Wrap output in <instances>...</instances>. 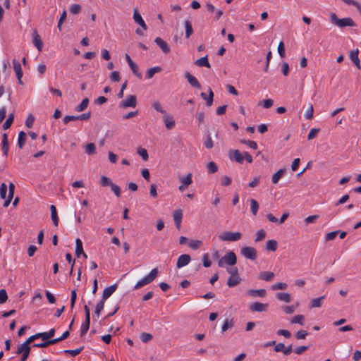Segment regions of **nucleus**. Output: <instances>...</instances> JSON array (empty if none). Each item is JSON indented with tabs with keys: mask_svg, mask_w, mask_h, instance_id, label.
Instances as JSON below:
<instances>
[{
	"mask_svg": "<svg viewBox=\"0 0 361 361\" xmlns=\"http://www.w3.org/2000/svg\"><path fill=\"white\" fill-rule=\"evenodd\" d=\"M159 270L157 268H154L151 270V271L143 277L142 279L139 280L134 286L135 289H139L144 286L149 284L152 283L158 276Z\"/></svg>",
	"mask_w": 361,
	"mask_h": 361,
	"instance_id": "nucleus-1",
	"label": "nucleus"
},
{
	"mask_svg": "<svg viewBox=\"0 0 361 361\" xmlns=\"http://www.w3.org/2000/svg\"><path fill=\"white\" fill-rule=\"evenodd\" d=\"M236 262L235 254L233 251H230L219 260L218 265L219 267H225L226 265L233 266Z\"/></svg>",
	"mask_w": 361,
	"mask_h": 361,
	"instance_id": "nucleus-2",
	"label": "nucleus"
},
{
	"mask_svg": "<svg viewBox=\"0 0 361 361\" xmlns=\"http://www.w3.org/2000/svg\"><path fill=\"white\" fill-rule=\"evenodd\" d=\"M331 21L333 24L340 27H343L345 26L353 27L355 26V23L350 18H345L342 19H339L335 13L331 14Z\"/></svg>",
	"mask_w": 361,
	"mask_h": 361,
	"instance_id": "nucleus-3",
	"label": "nucleus"
},
{
	"mask_svg": "<svg viewBox=\"0 0 361 361\" xmlns=\"http://www.w3.org/2000/svg\"><path fill=\"white\" fill-rule=\"evenodd\" d=\"M242 234L240 232L225 231L219 235V238L221 241L235 242L240 240Z\"/></svg>",
	"mask_w": 361,
	"mask_h": 361,
	"instance_id": "nucleus-4",
	"label": "nucleus"
},
{
	"mask_svg": "<svg viewBox=\"0 0 361 361\" xmlns=\"http://www.w3.org/2000/svg\"><path fill=\"white\" fill-rule=\"evenodd\" d=\"M240 253L244 257L251 260H255L257 257V250L252 247H243L240 250Z\"/></svg>",
	"mask_w": 361,
	"mask_h": 361,
	"instance_id": "nucleus-5",
	"label": "nucleus"
},
{
	"mask_svg": "<svg viewBox=\"0 0 361 361\" xmlns=\"http://www.w3.org/2000/svg\"><path fill=\"white\" fill-rule=\"evenodd\" d=\"M137 104V98L135 95H129L126 99L121 101L119 106L121 108L135 107Z\"/></svg>",
	"mask_w": 361,
	"mask_h": 361,
	"instance_id": "nucleus-6",
	"label": "nucleus"
},
{
	"mask_svg": "<svg viewBox=\"0 0 361 361\" xmlns=\"http://www.w3.org/2000/svg\"><path fill=\"white\" fill-rule=\"evenodd\" d=\"M13 70L16 73V78L18 79V82L20 85H23V83L22 81V77H23V71L21 68L20 63L18 60L13 59Z\"/></svg>",
	"mask_w": 361,
	"mask_h": 361,
	"instance_id": "nucleus-7",
	"label": "nucleus"
},
{
	"mask_svg": "<svg viewBox=\"0 0 361 361\" xmlns=\"http://www.w3.org/2000/svg\"><path fill=\"white\" fill-rule=\"evenodd\" d=\"M126 59L131 71H133V74L135 76H137L138 78L141 79L142 77V75L141 72H140L137 65L133 62V61L131 59V58L130 57V56L128 54L126 55Z\"/></svg>",
	"mask_w": 361,
	"mask_h": 361,
	"instance_id": "nucleus-8",
	"label": "nucleus"
},
{
	"mask_svg": "<svg viewBox=\"0 0 361 361\" xmlns=\"http://www.w3.org/2000/svg\"><path fill=\"white\" fill-rule=\"evenodd\" d=\"M185 78L192 87L198 90L202 88V86L197 79L195 76L192 75L189 72L186 71L185 73Z\"/></svg>",
	"mask_w": 361,
	"mask_h": 361,
	"instance_id": "nucleus-9",
	"label": "nucleus"
},
{
	"mask_svg": "<svg viewBox=\"0 0 361 361\" xmlns=\"http://www.w3.org/2000/svg\"><path fill=\"white\" fill-rule=\"evenodd\" d=\"M267 308H268V304L261 303L259 302H255L250 305V310L252 312H265V311H267Z\"/></svg>",
	"mask_w": 361,
	"mask_h": 361,
	"instance_id": "nucleus-10",
	"label": "nucleus"
},
{
	"mask_svg": "<svg viewBox=\"0 0 361 361\" xmlns=\"http://www.w3.org/2000/svg\"><path fill=\"white\" fill-rule=\"evenodd\" d=\"M359 49L351 50L349 53V58L358 69H361L360 60L358 56Z\"/></svg>",
	"mask_w": 361,
	"mask_h": 361,
	"instance_id": "nucleus-11",
	"label": "nucleus"
},
{
	"mask_svg": "<svg viewBox=\"0 0 361 361\" xmlns=\"http://www.w3.org/2000/svg\"><path fill=\"white\" fill-rule=\"evenodd\" d=\"M90 114H80L79 116H73V115H67L63 118V123L65 124H67L71 121H76V120H87L90 118Z\"/></svg>",
	"mask_w": 361,
	"mask_h": 361,
	"instance_id": "nucleus-12",
	"label": "nucleus"
},
{
	"mask_svg": "<svg viewBox=\"0 0 361 361\" xmlns=\"http://www.w3.org/2000/svg\"><path fill=\"white\" fill-rule=\"evenodd\" d=\"M191 260L190 256L188 254L181 255L177 260L176 267L180 269L188 265Z\"/></svg>",
	"mask_w": 361,
	"mask_h": 361,
	"instance_id": "nucleus-13",
	"label": "nucleus"
},
{
	"mask_svg": "<svg viewBox=\"0 0 361 361\" xmlns=\"http://www.w3.org/2000/svg\"><path fill=\"white\" fill-rule=\"evenodd\" d=\"M32 44L38 49L39 51H42L43 47V42L37 30H34L32 32Z\"/></svg>",
	"mask_w": 361,
	"mask_h": 361,
	"instance_id": "nucleus-14",
	"label": "nucleus"
},
{
	"mask_svg": "<svg viewBox=\"0 0 361 361\" xmlns=\"http://www.w3.org/2000/svg\"><path fill=\"white\" fill-rule=\"evenodd\" d=\"M244 154H241L238 149L232 150L229 152V157L231 159L235 161L239 164H243L244 161Z\"/></svg>",
	"mask_w": 361,
	"mask_h": 361,
	"instance_id": "nucleus-15",
	"label": "nucleus"
},
{
	"mask_svg": "<svg viewBox=\"0 0 361 361\" xmlns=\"http://www.w3.org/2000/svg\"><path fill=\"white\" fill-rule=\"evenodd\" d=\"M133 20L134 21L140 25L145 30L147 29V26L140 14L137 8H134L133 11Z\"/></svg>",
	"mask_w": 361,
	"mask_h": 361,
	"instance_id": "nucleus-16",
	"label": "nucleus"
},
{
	"mask_svg": "<svg viewBox=\"0 0 361 361\" xmlns=\"http://www.w3.org/2000/svg\"><path fill=\"white\" fill-rule=\"evenodd\" d=\"M154 42L157 44V46L162 50V51L164 54H169L170 52V47L161 37H157L154 40Z\"/></svg>",
	"mask_w": 361,
	"mask_h": 361,
	"instance_id": "nucleus-17",
	"label": "nucleus"
},
{
	"mask_svg": "<svg viewBox=\"0 0 361 361\" xmlns=\"http://www.w3.org/2000/svg\"><path fill=\"white\" fill-rule=\"evenodd\" d=\"M116 284L105 288L103 291L102 300L105 302L116 291Z\"/></svg>",
	"mask_w": 361,
	"mask_h": 361,
	"instance_id": "nucleus-18",
	"label": "nucleus"
},
{
	"mask_svg": "<svg viewBox=\"0 0 361 361\" xmlns=\"http://www.w3.org/2000/svg\"><path fill=\"white\" fill-rule=\"evenodd\" d=\"M163 121L168 130H171L175 126V119L170 114H165L163 118Z\"/></svg>",
	"mask_w": 361,
	"mask_h": 361,
	"instance_id": "nucleus-19",
	"label": "nucleus"
},
{
	"mask_svg": "<svg viewBox=\"0 0 361 361\" xmlns=\"http://www.w3.org/2000/svg\"><path fill=\"white\" fill-rule=\"evenodd\" d=\"M173 221L176 224V228L180 229V224L183 219V212L181 209H177L173 212Z\"/></svg>",
	"mask_w": 361,
	"mask_h": 361,
	"instance_id": "nucleus-20",
	"label": "nucleus"
},
{
	"mask_svg": "<svg viewBox=\"0 0 361 361\" xmlns=\"http://www.w3.org/2000/svg\"><path fill=\"white\" fill-rule=\"evenodd\" d=\"M14 190H15V185L13 183H10L8 185V197L5 200V202L4 203V207H7L10 204L13 195H14Z\"/></svg>",
	"mask_w": 361,
	"mask_h": 361,
	"instance_id": "nucleus-21",
	"label": "nucleus"
},
{
	"mask_svg": "<svg viewBox=\"0 0 361 361\" xmlns=\"http://www.w3.org/2000/svg\"><path fill=\"white\" fill-rule=\"evenodd\" d=\"M266 290L265 289H259V290H249L247 292V294L252 297H261L264 298L266 295Z\"/></svg>",
	"mask_w": 361,
	"mask_h": 361,
	"instance_id": "nucleus-22",
	"label": "nucleus"
},
{
	"mask_svg": "<svg viewBox=\"0 0 361 361\" xmlns=\"http://www.w3.org/2000/svg\"><path fill=\"white\" fill-rule=\"evenodd\" d=\"M240 281L241 279L238 275L230 276L227 281V285L228 287L232 288L239 284Z\"/></svg>",
	"mask_w": 361,
	"mask_h": 361,
	"instance_id": "nucleus-23",
	"label": "nucleus"
},
{
	"mask_svg": "<svg viewBox=\"0 0 361 361\" xmlns=\"http://www.w3.org/2000/svg\"><path fill=\"white\" fill-rule=\"evenodd\" d=\"M195 64L199 67H207L210 68V63L208 61L207 56L197 59L195 61Z\"/></svg>",
	"mask_w": 361,
	"mask_h": 361,
	"instance_id": "nucleus-24",
	"label": "nucleus"
},
{
	"mask_svg": "<svg viewBox=\"0 0 361 361\" xmlns=\"http://www.w3.org/2000/svg\"><path fill=\"white\" fill-rule=\"evenodd\" d=\"M50 212H51V218L53 221V224L55 226H58L59 225V217L57 215L56 208L54 205L50 206Z\"/></svg>",
	"mask_w": 361,
	"mask_h": 361,
	"instance_id": "nucleus-25",
	"label": "nucleus"
},
{
	"mask_svg": "<svg viewBox=\"0 0 361 361\" xmlns=\"http://www.w3.org/2000/svg\"><path fill=\"white\" fill-rule=\"evenodd\" d=\"M286 172V169H281L278 171H276L275 173L273 174L271 178V181L273 184L278 183L280 178L283 176V174Z\"/></svg>",
	"mask_w": 361,
	"mask_h": 361,
	"instance_id": "nucleus-26",
	"label": "nucleus"
},
{
	"mask_svg": "<svg viewBox=\"0 0 361 361\" xmlns=\"http://www.w3.org/2000/svg\"><path fill=\"white\" fill-rule=\"evenodd\" d=\"M30 347L29 345L25 341L22 344L19 345L16 351V354H21V353H30Z\"/></svg>",
	"mask_w": 361,
	"mask_h": 361,
	"instance_id": "nucleus-27",
	"label": "nucleus"
},
{
	"mask_svg": "<svg viewBox=\"0 0 361 361\" xmlns=\"http://www.w3.org/2000/svg\"><path fill=\"white\" fill-rule=\"evenodd\" d=\"M274 277V274L271 271H262L259 275V279L265 281H270Z\"/></svg>",
	"mask_w": 361,
	"mask_h": 361,
	"instance_id": "nucleus-28",
	"label": "nucleus"
},
{
	"mask_svg": "<svg viewBox=\"0 0 361 361\" xmlns=\"http://www.w3.org/2000/svg\"><path fill=\"white\" fill-rule=\"evenodd\" d=\"M325 295H323V296H321V297H319V298H314L311 300L310 302V307L311 308H314V307H319L322 306V301L325 298Z\"/></svg>",
	"mask_w": 361,
	"mask_h": 361,
	"instance_id": "nucleus-29",
	"label": "nucleus"
},
{
	"mask_svg": "<svg viewBox=\"0 0 361 361\" xmlns=\"http://www.w3.org/2000/svg\"><path fill=\"white\" fill-rule=\"evenodd\" d=\"M276 296L279 300L285 302H290L291 300L290 295L288 293H278Z\"/></svg>",
	"mask_w": 361,
	"mask_h": 361,
	"instance_id": "nucleus-30",
	"label": "nucleus"
},
{
	"mask_svg": "<svg viewBox=\"0 0 361 361\" xmlns=\"http://www.w3.org/2000/svg\"><path fill=\"white\" fill-rule=\"evenodd\" d=\"M26 138H27V135L24 131H20L18 133V146L19 147V148L21 149L25 145V144L26 142Z\"/></svg>",
	"mask_w": 361,
	"mask_h": 361,
	"instance_id": "nucleus-31",
	"label": "nucleus"
},
{
	"mask_svg": "<svg viewBox=\"0 0 361 361\" xmlns=\"http://www.w3.org/2000/svg\"><path fill=\"white\" fill-rule=\"evenodd\" d=\"M55 334V329H51L49 331L39 333L40 338L43 341H49Z\"/></svg>",
	"mask_w": 361,
	"mask_h": 361,
	"instance_id": "nucleus-32",
	"label": "nucleus"
},
{
	"mask_svg": "<svg viewBox=\"0 0 361 361\" xmlns=\"http://www.w3.org/2000/svg\"><path fill=\"white\" fill-rule=\"evenodd\" d=\"M161 71V68L159 66H154L151 68H149L147 73H146V78L147 79L152 78L155 73H159Z\"/></svg>",
	"mask_w": 361,
	"mask_h": 361,
	"instance_id": "nucleus-33",
	"label": "nucleus"
},
{
	"mask_svg": "<svg viewBox=\"0 0 361 361\" xmlns=\"http://www.w3.org/2000/svg\"><path fill=\"white\" fill-rule=\"evenodd\" d=\"M75 244H76L75 255L78 257H79L80 255L84 252L83 247H82V243L80 238H77L75 240Z\"/></svg>",
	"mask_w": 361,
	"mask_h": 361,
	"instance_id": "nucleus-34",
	"label": "nucleus"
},
{
	"mask_svg": "<svg viewBox=\"0 0 361 361\" xmlns=\"http://www.w3.org/2000/svg\"><path fill=\"white\" fill-rule=\"evenodd\" d=\"M185 37L189 38L193 33L192 24L190 20H185Z\"/></svg>",
	"mask_w": 361,
	"mask_h": 361,
	"instance_id": "nucleus-35",
	"label": "nucleus"
},
{
	"mask_svg": "<svg viewBox=\"0 0 361 361\" xmlns=\"http://www.w3.org/2000/svg\"><path fill=\"white\" fill-rule=\"evenodd\" d=\"M278 243L275 240H269L266 243V249L270 251H276L277 249Z\"/></svg>",
	"mask_w": 361,
	"mask_h": 361,
	"instance_id": "nucleus-36",
	"label": "nucleus"
},
{
	"mask_svg": "<svg viewBox=\"0 0 361 361\" xmlns=\"http://www.w3.org/2000/svg\"><path fill=\"white\" fill-rule=\"evenodd\" d=\"M88 104H89L88 98L83 99L82 101L81 102V103L75 107V111L78 112L84 111L87 107Z\"/></svg>",
	"mask_w": 361,
	"mask_h": 361,
	"instance_id": "nucleus-37",
	"label": "nucleus"
},
{
	"mask_svg": "<svg viewBox=\"0 0 361 361\" xmlns=\"http://www.w3.org/2000/svg\"><path fill=\"white\" fill-rule=\"evenodd\" d=\"M213 96H214V94H213V92L212 91L211 89H209V96L207 95L206 93L204 92H202L201 93V97L207 101V104L208 106H211L212 104V101H213Z\"/></svg>",
	"mask_w": 361,
	"mask_h": 361,
	"instance_id": "nucleus-38",
	"label": "nucleus"
},
{
	"mask_svg": "<svg viewBox=\"0 0 361 361\" xmlns=\"http://www.w3.org/2000/svg\"><path fill=\"white\" fill-rule=\"evenodd\" d=\"M90 325V319H85V322L82 324L80 328V335L82 336L85 335L87 331L89 330Z\"/></svg>",
	"mask_w": 361,
	"mask_h": 361,
	"instance_id": "nucleus-39",
	"label": "nucleus"
},
{
	"mask_svg": "<svg viewBox=\"0 0 361 361\" xmlns=\"http://www.w3.org/2000/svg\"><path fill=\"white\" fill-rule=\"evenodd\" d=\"M250 209H251V212L252 214L255 216L257 213V211H258V209H259V204L258 202L254 200V199H251L250 200Z\"/></svg>",
	"mask_w": 361,
	"mask_h": 361,
	"instance_id": "nucleus-40",
	"label": "nucleus"
},
{
	"mask_svg": "<svg viewBox=\"0 0 361 361\" xmlns=\"http://www.w3.org/2000/svg\"><path fill=\"white\" fill-rule=\"evenodd\" d=\"M113 183H114L109 178H108L105 176H101V178H100L101 186H102V187L110 186L111 187Z\"/></svg>",
	"mask_w": 361,
	"mask_h": 361,
	"instance_id": "nucleus-41",
	"label": "nucleus"
},
{
	"mask_svg": "<svg viewBox=\"0 0 361 361\" xmlns=\"http://www.w3.org/2000/svg\"><path fill=\"white\" fill-rule=\"evenodd\" d=\"M304 321H305V317L303 315H295L294 316L291 320H290V323L291 324H299L300 325H303L304 324Z\"/></svg>",
	"mask_w": 361,
	"mask_h": 361,
	"instance_id": "nucleus-42",
	"label": "nucleus"
},
{
	"mask_svg": "<svg viewBox=\"0 0 361 361\" xmlns=\"http://www.w3.org/2000/svg\"><path fill=\"white\" fill-rule=\"evenodd\" d=\"M207 169L209 173H214L217 171L218 166L214 161H210L207 165Z\"/></svg>",
	"mask_w": 361,
	"mask_h": 361,
	"instance_id": "nucleus-43",
	"label": "nucleus"
},
{
	"mask_svg": "<svg viewBox=\"0 0 361 361\" xmlns=\"http://www.w3.org/2000/svg\"><path fill=\"white\" fill-rule=\"evenodd\" d=\"M180 182L185 186H188L192 183V174L189 173L186 176L180 178Z\"/></svg>",
	"mask_w": 361,
	"mask_h": 361,
	"instance_id": "nucleus-44",
	"label": "nucleus"
},
{
	"mask_svg": "<svg viewBox=\"0 0 361 361\" xmlns=\"http://www.w3.org/2000/svg\"><path fill=\"white\" fill-rule=\"evenodd\" d=\"M13 120H14L13 114H10L9 116L7 118V119L3 124L4 130L8 129L11 127V124L13 123Z\"/></svg>",
	"mask_w": 361,
	"mask_h": 361,
	"instance_id": "nucleus-45",
	"label": "nucleus"
},
{
	"mask_svg": "<svg viewBox=\"0 0 361 361\" xmlns=\"http://www.w3.org/2000/svg\"><path fill=\"white\" fill-rule=\"evenodd\" d=\"M85 152L89 154H94L96 153V147L94 143H89L85 147Z\"/></svg>",
	"mask_w": 361,
	"mask_h": 361,
	"instance_id": "nucleus-46",
	"label": "nucleus"
},
{
	"mask_svg": "<svg viewBox=\"0 0 361 361\" xmlns=\"http://www.w3.org/2000/svg\"><path fill=\"white\" fill-rule=\"evenodd\" d=\"M204 145L207 149H212L213 147V140L212 139L210 133H207V135H206Z\"/></svg>",
	"mask_w": 361,
	"mask_h": 361,
	"instance_id": "nucleus-47",
	"label": "nucleus"
},
{
	"mask_svg": "<svg viewBox=\"0 0 361 361\" xmlns=\"http://www.w3.org/2000/svg\"><path fill=\"white\" fill-rule=\"evenodd\" d=\"M104 301L102 300L97 305L95 308V314L97 316V318H99L100 316L101 312L103 310L104 307Z\"/></svg>",
	"mask_w": 361,
	"mask_h": 361,
	"instance_id": "nucleus-48",
	"label": "nucleus"
},
{
	"mask_svg": "<svg viewBox=\"0 0 361 361\" xmlns=\"http://www.w3.org/2000/svg\"><path fill=\"white\" fill-rule=\"evenodd\" d=\"M202 241L200 240H191L188 245L189 247L192 249V250H197L198 248H200V247L202 245Z\"/></svg>",
	"mask_w": 361,
	"mask_h": 361,
	"instance_id": "nucleus-49",
	"label": "nucleus"
},
{
	"mask_svg": "<svg viewBox=\"0 0 361 361\" xmlns=\"http://www.w3.org/2000/svg\"><path fill=\"white\" fill-rule=\"evenodd\" d=\"M256 235L257 236L255 238V241L256 242L262 241V240L264 239V238L266 236V232L264 229H260V230L257 231Z\"/></svg>",
	"mask_w": 361,
	"mask_h": 361,
	"instance_id": "nucleus-50",
	"label": "nucleus"
},
{
	"mask_svg": "<svg viewBox=\"0 0 361 361\" xmlns=\"http://www.w3.org/2000/svg\"><path fill=\"white\" fill-rule=\"evenodd\" d=\"M8 188L6 183H1L0 186V197L1 199H6Z\"/></svg>",
	"mask_w": 361,
	"mask_h": 361,
	"instance_id": "nucleus-51",
	"label": "nucleus"
},
{
	"mask_svg": "<svg viewBox=\"0 0 361 361\" xmlns=\"http://www.w3.org/2000/svg\"><path fill=\"white\" fill-rule=\"evenodd\" d=\"M82 350H83V347L77 348V349H74V350H63V353L65 354H69L72 356H76L78 354H80Z\"/></svg>",
	"mask_w": 361,
	"mask_h": 361,
	"instance_id": "nucleus-52",
	"label": "nucleus"
},
{
	"mask_svg": "<svg viewBox=\"0 0 361 361\" xmlns=\"http://www.w3.org/2000/svg\"><path fill=\"white\" fill-rule=\"evenodd\" d=\"M137 153L142 158L144 161H147L149 158L147 151L144 148H138Z\"/></svg>",
	"mask_w": 361,
	"mask_h": 361,
	"instance_id": "nucleus-53",
	"label": "nucleus"
},
{
	"mask_svg": "<svg viewBox=\"0 0 361 361\" xmlns=\"http://www.w3.org/2000/svg\"><path fill=\"white\" fill-rule=\"evenodd\" d=\"M287 284L286 283H277L271 286L272 290H285L287 288Z\"/></svg>",
	"mask_w": 361,
	"mask_h": 361,
	"instance_id": "nucleus-54",
	"label": "nucleus"
},
{
	"mask_svg": "<svg viewBox=\"0 0 361 361\" xmlns=\"http://www.w3.org/2000/svg\"><path fill=\"white\" fill-rule=\"evenodd\" d=\"M69 335H70L69 331H66L65 332L63 333V334L61 335V337L54 338V339H51V340H52V341H54L53 343L56 344V343L67 338L69 336Z\"/></svg>",
	"mask_w": 361,
	"mask_h": 361,
	"instance_id": "nucleus-55",
	"label": "nucleus"
},
{
	"mask_svg": "<svg viewBox=\"0 0 361 361\" xmlns=\"http://www.w3.org/2000/svg\"><path fill=\"white\" fill-rule=\"evenodd\" d=\"M53 342L54 341H52V340L44 341V342H43V343H35L33 345V347H35V348H46L48 345H54Z\"/></svg>",
	"mask_w": 361,
	"mask_h": 361,
	"instance_id": "nucleus-56",
	"label": "nucleus"
},
{
	"mask_svg": "<svg viewBox=\"0 0 361 361\" xmlns=\"http://www.w3.org/2000/svg\"><path fill=\"white\" fill-rule=\"evenodd\" d=\"M8 299V295L5 289L0 290V304H4Z\"/></svg>",
	"mask_w": 361,
	"mask_h": 361,
	"instance_id": "nucleus-57",
	"label": "nucleus"
},
{
	"mask_svg": "<svg viewBox=\"0 0 361 361\" xmlns=\"http://www.w3.org/2000/svg\"><path fill=\"white\" fill-rule=\"evenodd\" d=\"M140 339L144 343H147L152 339V335L148 333H142L140 335Z\"/></svg>",
	"mask_w": 361,
	"mask_h": 361,
	"instance_id": "nucleus-58",
	"label": "nucleus"
},
{
	"mask_svg": "<svg viewBox=\"0 0 361 361\" xmlns=\"http://www.w3.org/2000/svg\"><path fill=\"white\" fill-rule=\"evenodd\" d=\"M278 52H279V56L281 58H284L285 57V55H286L285 47H284V44H283V42H280L279 44Z\"/></svg>",
	"mask_w": 361,
	"mask_h": 361,
	"instance_id": "nucleus-59",
	"label": "nucleus"
},
{
	"mask_svg": "<svg viewBox=\"0 0 361 361\" xmlns=\"http://www.w3.org/2000/svg\"><path fill=\"white\" fill-rule=\"evenodd\" d=\"M81 11V6L79 4H73L70 8V12L73 14H78Z\"/></svg>",
	"mask_w": 361,
	"mask_h": 361,
	"instance_id": "nucleus-60",
	"label": "nucleus"
},
{
	"mask_svg": "<svg viewBox=\"0 0 361 361\" xmlns=\"http://www.w3.org/2000/svg\"><path fill=\"white\" fill-rule=\"evenodd\" d=\"M231 178L228 176H224L221 177V183L224 186H228L231 183Z\"/></svg>",
	"mask_w": 361,
	"mask_h": 361,
	"instance_id": "nucleus-61",
	"label": "nucleus"
},
{
	"mask_svg": "<svg viewBox=\"0 0 361 361\" xmlns=\"http://www.w3.org/2000/svg\"><path fill=\"white\" fill-rule=\"evenodd\" d=\"M202 262H203V266L204 267H209L212 264L210 260L209 259V255L207 253H204L203 255H202Z\"/></svg>",
	"mask_w": 361,
	"mask_h": 361,
	"instance_id": "nucleus-62",
	"label": "nucleus"
},
{
	"mask_svg": "<svg viewBox=\"0 0 361 361\" xmlns=\"http://www.w3.org/2000/svg\"><path fill=\"white\" fill-rule=\"evenodd\" d=\"M308 333L305 330H300L296 332L295 334V338L297 339H305L306 336H307Z\"/></svg>",
	"mask_w": 361,
	"mask_h": 361,
	"instance_id": "nucleus-63",
	"label": "nucleus"
},
{
	"mask_svg": "<svg viewBox=\"0 0 361 361\" xmlns=\"http://www.w3.org/2000/svg\"><path fill=\"white\" fill-rule=\"evenodd\" d=\"M319 130V129L312 128L308 133L307 139L309 140L314 139L317 136Z\"/></svg>",
	"mask_w": 361,
	"mask_h": 361,
	"instance_id": "nucleus-64",
	"label": "nucleus"
}]
</instances>
